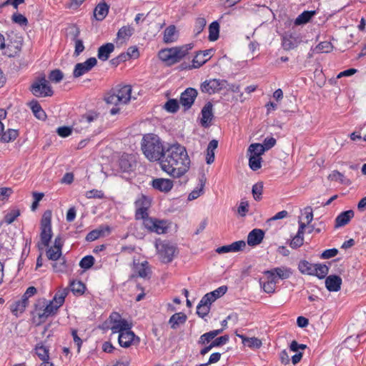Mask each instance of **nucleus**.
Wrapping results in <instances>:
<instances>
[{
  "mask_svg": "<svg viewBox=\"0 0 366 366\" xmlns=\"http://www.w3.org/2000/svg\"><path fill=\"white\" fill-rule=\"evenodd\" d=\"M190 159L186 148L179 144H167L163 158L160 162L162 169L171 177L179 178L187 172Z\"/></svg>",
  "mask_w": 366,
  "mask_h": 366,
  "instance_id": "f257e3e1",
  "label": "nucleus"
},
{
  "mask_svg": "<svg viewBox=\"0 0 366 366\" xmlns=\"http://www.w3.org/2000/svg\"><path fill=\"white\" fill-rule=\"evenodd\" d=\"M141 148L149 161L157 162L162 161L167 145L157 134H147L143 136Z\"/></svg>",
  "mask_w": 366,
  "mask_h": 366,
  "instance_id": "f03ea898",
  "label": "nucleus"
},
{
  "mask_svg": "<svg viewBox=\"0 0 366 366\" xmlns=\"http://www.w3.org/2000/svg\"><path fill=\"white\" fill-rule=\"evenodd\" d=\"M193 47L194 44L190 43L181 46L163 49L159 51L158 56L166 65L172 66L179 62Z\"/></svg>",
  "mask_w": 366,
  "mask_h": 366,
  "instance_id": "7ed1b4c3",
  "label": "nucleus"
},
{
  "mask_svg": "<svg viewBox=\"0 0 366 366\" xmlns=\"http://www.w3.org/2000/svg\"><path fill=\"white\" fill-rule=\"evenodd\" d=\"M56 313V307H54L53 302H48L45 298H40L34 304L31 315L34 321L42 323L46 320Z\"/></svg>",
  "mask_w": 366,
  "mask_h": 366,
  "instance_id": "20e7f679",
  "label": "nucleus"
},
{
  "mask_svg": "<svg viewBox=\"0 0 366 366\" xmlns=\"http://www.w3.org/2000/svg\"><path fill=\"white\" fill-rule=\"evenodd\" d=\"M29 90L34 96L38 98L51 97L54 94L45 76L37 77L31 84Z\"/></svg>",
  "mask_w": 366,
  "mask_h": 366,
  "instance_id": "39448f33",
  "label": "nucleus"
},
{
  "mask_svg": "<svg viewBox=\"0 0 366 366\" xmlns=\"http://www.w3.org/2000/svg\"><path fill=\"white\" fill-rule=\"evenodd\" d=\"M307 347V345H289V347L286 350H283L280 354V361L284 365L289 364L290 361V355L292 352H295L291 356L292 362L294 365L297 364L300 362L302 357V350Z\"/></svg>",
  "mask_w": 366,
  "mask_h": 366,
  "instance_id": "423d86ee",
  "label": "nucleus"
},
{
  "mask_svg": "<svg viewBox=\"0 0 366 366\" xmlns=\"http://www.w3.org/2000/svg\"><path fill=\"white\" fill-rule=\"evenodd\" d=\"M51 237V211L47 210L44 213L41 220L40 238L41 244L44 247L49 246Z\"/></svg>",
  "mask_w": 366,
  "mask_h": 366,
  "instance_id": "0eeeda50",
  "label": "nucleus"
},
{
  "mask_svg": "<svg viewBox=\"0 0 366 366\" xmlns=\"http://www.w3.org/2000/svg\"><path fill=\"white\" fill-rule=\"evenodd\" d=\"M156 249L162 262L169 263L173 260L176 247L168 241L157 240Z\"/></svg>",
  "mask_w": 366,
  "mask_h": 366,
  "instance_id": "6e6552de",
  "label": "nucleus"
},
{
  "mask_svg": "<svg viewBox=\"0 0 366 366\" xmlns=\"http://www.w3.org/2000/svg\"><path fill=\"white\" fill-rule=\"evenodd\" d=\"M227 84V81L226 80L212 79L202 82L200 89L203 93L212 94L226 88Z\"/></svg>",
  "mask_w": 366,
  "mask_h": 366,
  "instance_id": "1a4fd4ad",
  "label": "nucleus"
},
{
  "mask_svg": "<svg viewBox=\"0 0 366 366\" xmlns=\"http://www.w3.org/2000/svg\"><path fill=\"white\" fill-rule=\"evenodd\" d=\"M144 227L150 232L162 234L167 232L168 224L167 221L159 220L155 218L147 219L144 222Z\"/></svg>",
  "mask_w": 366,
  "mask_h": 366,
  "instance_id": "9d476101",
  "label": "nucleus"
},
{
  "mask_svg": "<svg viewBox=\"0 0 366 366\" xmlns=\"http://www.w3.org/2000/svg\"><path fill=\"white\" fill-rule=\"evenodd\" d=\"M281 45L284 50L290 51L298 46L301 38L295 33L285 32L282 35Z\"/></svg>",
  "mask_w": 366,
  "mask_h": 366,
  "instance_id": "9b49d317",
  "label": "nucleus"
},
{
  "mask_svg": "<svg viewBox=\"0 0 366 366\" xmlns=\"http://www.w3.org/2000/svg\"><path fill=\"white\" fill-rule=\"evenodd\" d=\"M97 64V60L94 57H90L84 62L76 64L73 71L74 77L78 78L88 73Z\"/></svg>",
  "mask_w": 366,
  "mask_h": 366,
  "instance_id": "f8f14e48",
  "label": "nucleus"
},
{
  "mask_svg": "<svg viewBox=\"0 0 366 366\" xmlns=\"http://www.w3.org/2000/svg\"><path fill=\"white\" fill-rule=\"evenodd\" d=\"M197 91L192 87L186 89L180 96L179 103L184 107V110L191 108L197 96Z\"/></svg>",
  "mask_w": 366,
  "mask_h": 366,
  "instance_id": "ddd939ff",
  "label": "nucleus"
},
{
  "mask_svg": "<svg viewBox=\"0 0 366 366\" xmlns=\"http://www.w3.org/2000/svg\"><path fill=\"white\" fill-rule=\"evenodd\" d=\"M136 166L134 157L132 154H124L119 158V167L122 172L130 173L134 170Z\"/></svg>",
  "mask_w": 366,
  "mask_h": 366,
  "instance_id": "4468645a",
  "label": "nucleus"
},
{
  "mask_svg": "<svg viewBox=\"0 0 366 366\" xmlns=\"http://www.w3.org/2000/svg\"><path fill=\"white\" fill-rule=\"evenodd\" d=\"M264 274L268 277H273L275 280L278 279L286 280L288 279L292 274L290 268L286 267H275L270 270H267Z\"/></svg>",
  "mask_w": 366,
  "mask_h": 366,
  "instance_id": "2eb2a0df",
  "label": "nucleus"
},
{
  "mask_svg": "<svg viewBox=\"0 0 366 366\" xmlns=\"http://www.w3.org/2000/svg\"><path fill=\"white\" fill-rule=\"evenodd\" d=\"M139 340V337L131 330V325L119 333L118 343H136Z\"/></svg>",
  "mask_w": 366,
  "mask_h": 366,
  "instance_id": "dca6fc26",
  "label": "nucleus"
},
{
  "mask_svg": "<svg viewBox=\"0 0 366 366\" xmlns=\"http://www.w3.org/2000/svg\"><path fill=\"white\" fill-rule=\"evenodd\" d=\"M213 105L210 102H207L201 111L202 118L201 124L204 127L210 125L213 115Z\"/></svg>",
  "mask_w": 366,
  "mask_h": 366,
  "instance_id": "f3484780",
  "label": "nucleus"
},
{
  "mask_svg": "<svg viewBox=\"0 0 366 366\" xmlns=\"http://www.w3.org/2000/svg\"><path fill=\"white\" fill-rule=\"evenodd\" d=\"M212 49L199 51L192 60L194 68H199L204 64L212 56Z\"/></svg>",
  "mask_w": 366,
  "mask_h": 366,
  "instance_id": "a211bd4d",
  "label": "nucleus"
},
{
  "mask_svg": "<svg viewBox=\"0 0 366 366\" xmlns=\"http://www.w3.org/2000/svg\"><path fill=\"white\" fill-rule=\"evenodd\" d=\"M342 282V278L336 274L329 275L325 278V287L330 292L340 290Z\"/></svg>",
  "mask_w": 366,
  "mask_h": 366,
  "instance_id": "6ab92c4d",
  "label": "nucleus"
},
{
  "mask_svg": "<svg viewBox=\"0 0 366 366\" xmlns=\"http://www.w3.org/2000/svg\"><path fill=\"white\" fill-rule=\"evenodd\" d=\"M120 100V103L125 104L131 99L132 87L130 85H124L119 88L112 89Z\"/></svg>",
  "mask_w": 366,
  "mask_h": 366,
  "instance_id": "aec40b11",
  "label": "nucleus"
},
{
  "mask_svg": "<svg viewBox=\"0 0 366 366\" xmlns=\"http://www.w3.org/2000/svg\"><path fill=\"white\" fill-rule=\"evenodd\" d=\"M152 185L157 190L168 192L173 187V182L169 179L157 178L153 179Z\"/></svg>",
  "mask_w": 366,
  "mask_h": 366,
  "instance_id": "412c9836",
  "label": "nucleus"
},
{
  "mask_svg": "<svg viewBox=\"0 0 366 366\" xmlns=\"http://www.w3.org/2000/svg\"><path fill=\"white\" fill-rule=\"evenodd\" d=\"M264 237V232L260 229H252L247 236V244L249 246H256L259 244Z\"/></svg>",
  "mask_w": 366,
  "mask_h": 366,
  "instance_id": "4be33fe9",
  "label": "nucleus"
},
{
  "mask_svg": "<svg viewBox=\"0 0 366 366\" xmlns=\"http://www.w3.org/2000/svg\"><path fill=\"white\" fill-rule=\"evenodd\" d=\"M70 34L72 36L71 39L75 42L74 54L78 56L84 50V46L82 40L78 39L80 34L79 28L76 26H72Z\"/></svg>",
  "mask_w": 366,
  "mask_h": 366,
  "instance_id": "5701e85b",
  "label": "nucleus"
},
{
  "mask_svg": "<svg viewBox=\"0 0 366 366\" xmlns=\"http://www.w3.org/2000/svg\"><path fill=\"white\" fill-rule=\"evenodd\" d=\"M227 286L222 285L217 289L207 293L203 297L205 298V301H208L212 304L216 300L222 297L227 292Z\"/></svg>",
  "mask_w": 366,
  "mask_h": 366,
  "instance_id": "b1692460",
  "label": "nucleus"
},
{
  "mask_svg": "<svg viewBox=\"0 0 366 366\" xmlns=\"http://www.w3.org/2000/svg\"><path fill=\"white\" fill-rule=\"evenodd\" d=\"M354 214L353 210L351 209L341 212L335 219V227L339 228L348 224Z\"/></svg>",
  "mask_w": 366,
  "mask_h": 366,
  "instance_id": "393cba45",
  "label": "nucleus"
},
{
  "mask_svg": "<svg viewBox=\"0 0 366 366\" xmlns=\"http://www.w3.org/2000/svg\"><path fill=\"white\" fill-rule=\"evenodd\" d=\"M187 317L183 312H177L171 316L169 320V324L171 328L176 330L187 321Z\"/></svg>",
  "mask_w": 366,
  "mask_h": 366,
  "instance_id": "a878e982",
  "label": "nucleus"
},
{
  "mask_svg": "<svg viewBox=\"0 0 366 366\" xmlns=\"http://www.w3.org/2000/svg\"><path fill=\"white\" fill-rule=\"evenodd\" d=\"M114 50L112 43H107L101 46L98 49L97 57L101 61H105L109 58V55Z\"/></svg>",
  "mask_w": 366,
  "mask_h": 366,
  "instance_id": "bb28decb",
  "label": "nucleus"
},
{
  "mask_svg": "<svg viewBox=\"0 0 366 366\" xmlns=\"http://www.w3.org/2000/svg\"><path fill=\"white\" fill-rule=\"evenodd\" d=\"M109 6L106 3H99L94 10V16L97 21H102L107 16Z\"/></svg>",
  "mask_w": 366,
  "mask_h": 366,
  "instance_id": "cd10ccee",
  "label": "nucleus"
},
{
  "mask_svg": "<svg viewBox=\"0 0 366 366\" xmlns=\"http://www.w3.org/2000/svg\"><path fill=\"white\" fill-rule=\"evenodd\" d=\"M137 276L142 278H149L151 270L147 261H144L141 264H137L134 266Z\"/></svg>",
  "mask_w": 366,
  "mask_h": 366,
  "instance_id": "c85d7f7f",
  "label": "nucleus"
},
{
  "mask_svg": "<svg viewBox=\"0 0 366 366\" xmlns=\"http://www.w3.org/2000/svg\"><path fill=\"white\" fill-rule=\"evenodd\" d=\"M211 305L212 304L208 301H205V298L202 297L197 306V314L198 316L202 318L206 317L210 311Z\"/></svg>",
  "mask_w": 366,
  "mask_h": 366,
  "instance_id": "c756f323",
  "label": "nucleus"
},
{
  "mask_svg": "<svg viewBox=\"0 0 366 366\" xmlns=\"http://www.w3.org/2000/svg\"><path fill=\"white\" fill-rule=\"evenodd\" d=\"M68 295V290L66 289H64L63 290L58 291L55 295L54 296L52 300L49 301V302H53L54 307H56V312L59 308L64 304L65 297Z\"/></svg>",
  "mask_w": 366,
  "mask_h": 366,
  "instance_id": "7c9ffc66",
  "label": "nucleus"
},
{
  "mask_svg": "<svg viewBox=\"0 0 366 366\" xmlns=\"http://www.w3.org/2000/svg\"><path fill=\"white\" fill-rule=\"evenodd\" d=\"M218 141L216 139L211 140L207 148L206 162L211 164L214 161V151L217 148Z\"/></svg>",
  "mask_w": 366,
  "mask_h": 366,
  "instance_id": "2f4dec72",
  "label": "nucleus"
},
{
  "mask_svg": "<svg viewBox=\"0 0 366 366\" xmlns=\"http://www.w3.org/2000/svg\"><path fill=\"white\" fill-rule=\"evenodd\" d=\"M315 11H305L301 13L295 20V24L297 26L303 25L308 23L315 15Z\"/></svg>",
  "mask_w": 366,
  "mask_h": 366,
  "instance_id": "473e14b6",
  "label": "nucleus"
},
{
  "mask_svg": "<svg viewBox=\"0 0 366 366\" xmlns=\"http://www.w3.org/2000/svg\"><path fill=\"white\" fill-rule=\"evenodd\" d=\"M30 108L34 115L39 119L44 120L46 119V113L41 108V105L36 100H32L29 103Z\"/></svg>",
  "mask_w": 366,
  "mask_h": 366,
  "instance_id": "72a5a7b5",
  "label": "nucleus"
},
{
  "mask_svg": "<svg viewBox=\"0 0 366 366\" xmlns=\"http://www.w3.org/2000/svg\"><path fill=\"white\" fill-rule=\"evenodd\" d=\"M222 332V329H219L206 332L200 336L197 343H212Z\"/></svg>",
  "mask_w": 366,
  "mask_h": 366,
  "instance_id": "f704fd0d",
  "label": "nucleus"
},
{
  "mask_svg": "<svg viewBox=\"0 0 366 366\" xmlns=\"http://www.w3.org/2000/svg\"><path fill=\"white\" fill-rule=\"evenodd\" d=\"M177 39L176 27L174 25L166 28L164 31V41L167 44L174 42Z\"/></svg>",
  "mask_w": 366,
  "mask_h": 366,
  "instance_id": "c9c22d12",
  "label": "nucleus"
},
{
  "mask_svg": "<svg viewBox=\"0 0 366 366\" xmlns=\"http://www.w3.org/2000/svg\"><path fill=\"white\" fill-rule=\"evenodd\" d=\"M329 272V267L325 264H315V267L313 269V274L312 276H315L319 279L322 280L327 277V274Z\"/></svg>",
  "mask_w": 366,
  "mask_h": 366,
  "instance_id": "e433bc0d",
  "label": "nucleus"
},
{
  "mask_svg": "<svg viewBox=\"0 0 366 366\" xmlns=\"http://www.w3.org/2000/svg\"><path fill=\"white\" fill-rule=\"evenodd\" d=\"M19 136V130L8 129L6 131L4 132L1 137V142L4 143H9L14 141L17 137Z\"/></svg>",
  "mask_w": 366,
  "mask_h": 366,
  "instance_id": "4c0bfd02",
  "label": "nucleus"
},
{
  "mask_svg": "<svg viewBox=\"0 0 366 366\" xmlns=\"http://www.w3.org/2000/svg\"><path fill=\"white\" fill-rule=\"evenodd\" d=\"M315 264H312L307 260H300L298 264V269L303 274L311 275L313 274Z\"/></svg>",
  "mask_w": 366,
  "mask_h": 366,
  "instance_id": "58836bf2",
  "label": "nucleus"
},
{
  "mask_svg": "<svg viewBox=\"0 0 366 366\" xmlns=\"http://www.w3.org/2000/svg\"><path fill=\"white\" fill-rule=\"evenodd\" d=\"M264 152L265 150L262 147V144L259 143L251 144L247 149L249 156H254L257 157H262L261 156L264 153Z\"/></svg>",
  "mask_w": 366,
  "mask_h": 366,
  "instance_id": "ea45409f",
  "label": "nucleus"
},
{
  "mask_svg": "<svg viewBox=\"0 0 366 366\" xmlns=\"http://www.w3.org/2000/svg\"><path fill=\"white\" fill-rule=\"evenodd\" d=\"M130 325L128 322L124 319H120L117 322H114L110 325L107 326V329H110L112 331V333H119L127 327Z\"/></svg>",
  "mask_w": 366,
  "mask_h": 366,
  "instance_id": "a19ab883",
  "label": "nucleus"
},
{
  "mask_svg": "<svg viewBox=\"0 0 366 366\" xmlns=\"http://www.w3.org/2000/svg\"><path fill=\"white\" fill-rule=\"evenodd\" d=\"M268 281L265 282H259L261 287L263 289L264 292L266 293L270 294L273 293L275 291L276 284L277 283V280L273 277H268Z\"/></svg>",
  "mask_w": 366,
  "mask_h": 366,
  "instance_id": "79ce46f5",
  "label": "nucleus"
},
{
  "mask_svg": "<svg viewBox=\"0 0 366 366\" xmlns=\"http://www.w3.org/2000/svg\"><path fill=\"white\" fill-rule=\"evenodd\" d=\"M219 33V24L214 21L209 26V40L214 41L218 39Z\"/></svg>",
  "mask_w": 366,
  "mask_h": 366,
  "instance_id": "37998d69",
  "label": "nucleus"
},
{
  "mask_svg": "<svg viewBox=\"0 0 366 366\" xmlns=\"http://www.w3.org/2000/svg\"><path fill=\"white\" fill-rule=\"evenodd\" d=\"M70 289L74 295H81L84 294L86 286L81 281H72L70 283Z\"/></svg>",
  "mask_w": 366,
  "mask_h": 366,
  "instance_id": "c03bdc74",
  "label": "nucleus"
},
{
  "mask_svg": "<svg viewBox=\"0 0 366 366\" xmlns=\"http://www.w3.org/2000/svg\"><path fill=\"white\" fill-rule=\"evenodd\" d=\"M67 267L66 261L64 257H60L57 261L52 264V267L55 272H66Z\"/></svg>",
  "mask_w": 366,
  "mask_h": 366,
  "instance_id": "a18cd8bd",
  "label": "nucleus"
},
{
  "mask_svg": "<svg viewBox=\"0 0 366 366\" xmlns=\"http://www.w3.org/2000/svg\"><path fill=\"white\" fill-rule=\"evenodd\" d=\"M36 355L43 361H47L49 359V349L44 345H36L35 347Z\"/></svg>",
  "mask_w": 366,
  "mask_h": 366,
  "instance_id": "49530a36",
  "label": "nucleus"
},
{
  "mask_svg": "<svg viewBox=\"0 0 366 366\" xmlns=\"http://www.w3.org/2000/svg\"><path fill=\"white\" fill-rule=\"evenodd\" d=\"M27 306V304L22 302V300H19L15 301L11 305V310L15 315H17L18 313H23Z\"/></svg>",
  "mask_w": 366,
  "mask_h": 366,
  "instance_id": "de8ad7c7",
  "label": "nucleus"
},
{
  "mask_svg": "<svg viewBox=\"0 0 366 366\" xmlns=\"http://www.w3.org/2000/svg\"><path fill=\"white\" fill-rule=\"evenodd\" d=\"M133 31L134 29L130 26H122L117 32V38L119 39H127L132 35Z\"/></svg>",
  "mask_w": 366,
  "mask_h": 366,
  "instance_id": "09e8293b",
  "label": "nucleus"
},
{
  "mask_svg": "<svg viewBox=\"0 0 366 366\" xmlns=\"http://www.w3.org/2000/svg\"><path fill=\"white\" fill-rule=\"evenodd\" d=\"M94 257L92 255L84 257L79 262V266L84 270L90 269L94 264Z\"/></svg>",
  "mask_w": 366,
  "mask_h": 366,
  "instance_id": "8fccbe9b",
  "label": "nucleus"
},
{
  "mask_svg": "<svg viewBox=\"0 0 366 366\" xmlns=\"http://www.w3.org/2000/svg\"><path fill=\"white\" fill-rule=\"evenodd\" d=\"M262 192L263 183L262 182H259L252 186V192L253 197L256 201H259L262 199Z\"/></svg>",
  "mask_w": 366,
  "mask_h": 366,
  "instance_id": "3c124183",
  "label": "nucleus"
},
{
  "mask_svg": "<svg viewBox=\"0 0 366 366\" xmlns=\"http://www.w3.org/2000/svg\"><path fill=\"white\" fill-rule=\"evenodd\" d=\"M104 101L108 104H113L114 106H118L119 104H122L120 103V100L118 98L117 95L115 92L112 89L109 92H108L105 97Z\"/></svg>",
  "mask_w": 366,
  "mask_h": 366,
  "instance_id": "603ef678",
  "label": "nucleus"
},
{
  "mask_svg": "<svg viewBox=\"0 0 366 366\" xmlns=\"http://www.w3.org/2000/svg\"><path fill=\"white\" fill-rule=\"evenodd\" d=\"M46 254L49 259L57 261L61 256V250L60 249H55V247H51L47 249Z\"/></svg>",
  "mask_w": 366,
  "mask_h": 366,
  "instance_id": "864d4df0",
  "label": "nucleus"
},
{
  "mask_svg": "<svg viewBox=\"0 0 366 366\" xmlns=\"http://www.w3.org/2000/svg\"><path fill=\"white\" fill-rule=\"evenodd\" d=\"M179 104L175 99H169L164 104V109L172 113H175L179 110Z\"/></svg>",
  "mask_w": 366,
  "mask_h": 366,
  "instance_id": "5fc2aeb1",
  "label": "nucleus"
},
{
  "mask_svg": "<svg viewBox=\"0 0 366 366\" xmlns=\"http://www.w3.org/2000/svg\"><path fill=\"white\" fill-rule=\"evenodd\" d=\"M262 157H257L254 156H249V166L253 171H257L262 167Z\"/></svg>",
  "mask_w": 366,
  "mask_h": 366,
  "instance_id": "6e6d98bb",
  "label": "nucleus"
},
{
  "mask_svg": "<svg viewBox=\"0 0 366 366\" xmlns=\"http://www.w3.org/2000/svg\"><path fill=\"white\" fill-rule=\"evenodd\" d=\"M148 209L149 208L136 207L135 219H142L143 224H144L147 219H152V217H149Z\"/></svg>",
  "mask_w": 366,
  "mask_h": 366,
  "instance_id": "4d7b16f0",
  "label": "nucleus"
},
{
  "mask_svg": "<svg viewBox=\"0 0 366 366\" xmlns=\"http://www.w3.org/2000/svg\"><path fill=\"white\" fill-rule=\"evenodd\" d=\"M304 244V235L297 233L290 242V246L292 249H297Z\"/></svg>",
  "mask_w": 366,
  "mask_h": 366,
  "instance_id": "13d9d810",
  "label": "nucleus"
},
{
  "mask_svg": "<svg viewBox=\"0 0 366 366\" xmlns=\"http://www.w3.org/2000/svg\"><path fill=\"white\" fill-rule=\"evenodd\" d=\"M328 179L331 181H339L342 184H346L347 182H348L344 174L337 170L332 171V172L329 174Z\"/></svg>",
  "mask_w": 366,
  "mask_h": 366,
  "instance_id": "bf43d9fd",
  "label": "nucleus"
},
{
  "mask_svg": "<svg viewBox=\"0 0 366 366\" xmlns=\"http://www.w3.org/2000/svg\"><path fill=\"white\" fill-rule=\"evenodd\" d=\"M20 215V212L17 209H14L9 212L4 217V221L8 224H11Z\"/></svg>",
  "mask_w": 366,
  "mask_h": 366,
  "instance_id": "052dcab7",
  "label": "nucleus"
},
{
  "mask_svg": "<svg viewBox=\"0 0 366 366\" xmlns=\"http://www.w3.org/2000/svg\"><path fill=\"white\" fill-rule=\"evenodd\" d=\"M64 74L62 71L59 69L52 70L49 75V80L54 83L60 82L62 80Z\"/></svg>",
  "mask_w": 366,
  "mask_h": 366,
  "instance_id": "680f3d73",
  "label": "nucleus"
},
{
  "mask_svg": "<svg viewBox=\"0 0 366 366\" xmlns=\"http://www.w3.org/2000/svg\"><path fill=\"white\" fill-rule=\"evenodd\" d=\"M206 20L204 18L199 17L196 19L194 32L195 35L199 34L206 26Z\"/></svg>",
  "mask_w": 366,
  "mask_h": 366,
  "instance_id": "e2e57ef3",
  "label": "nucleus"
},
{
  "mask_svg": "<svg viewBox=\"0 0 366 366\" xmlns=\"http://www.w3.org/2000/svg\"><path fill=\"white\" fill-rule=\"evenodd\" d=\"M120 319H122V317L119 313H118L117 312H112L109 317V319L103 323V325H102L103 329H107V325H110L113 324L114 322H117Z\"/></svg>",
  "mask_w": 366,
  "mask_h": 366,
  "instance_id": "0e129e2a",
  "label": "nucleus"
},
{
  "mask_svg": "<svg viewBox=\"0 0 366 366\" xmlns=\"http://www.w3.org/2000/svg\"><path fill=\"white\" fill-rule=\"evenodd\" d=\"M134 204L135 207L149 208L150 201L146 196L142 195L135 201Z\"/></svg>",
  "mask_w": 366,
  "mask_h": 366,
  "instance_id": "69168bd1",
  "label": "nucleus"
},
{
  "mask_svg": "<svg viewBox=\"0 0 366 366\" xmlns=\"http://www.w3.org/2000/svg\"><path fill=\"white\" fill-rule=\"evenodd\" d=\"M11 19L14 23L18 24L20 26H26L28 24L27 19L21 14H14L12 15Z\"/></svg>",
  "mask_w": 366,
  "mask_h": 366,
  "instance_id": "338daca9",
  "label": "nucleus"
},
{
  "mask_svg": "<svg viewBox=\"0 0 366 366\" xmlns=\"http://www.w3.org/2000/svg\"><path fill=\"white\" fill-rule=\"evenodd\" d=\"M56 133L59 137L65 138L71 134L72 128L67 126L60 127L57 128Z\"/></svg>",
  "mask_w": 366,
  "mask_h": 366,
  "instance_id": "774afa93",
  "label": "nucleus"
}]
</instances>
